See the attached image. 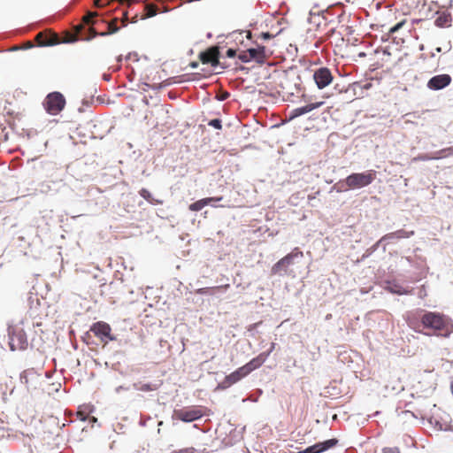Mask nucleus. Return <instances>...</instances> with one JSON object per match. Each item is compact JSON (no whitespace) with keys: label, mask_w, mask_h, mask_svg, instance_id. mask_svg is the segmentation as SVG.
<instances>
[{"label":"nucleus","mask_w":453,"mask_h":453,"mask_svg":"<svg viewBox=\"0 0 453 453\" xmlns=\"http://www.w3.org/2000/svg\"><path fill=\"white\" fill-rule=\"evenodd\" d=\"M205 199H208V201H209V204H210L211 202H215V201H214V197H206Z\"/></svg>","instance_id":"40"},{"label":"nucleus","mask_w":453,"mask_h":453,"mask_svg":"<svg viewBox=\"0 0 453 453\" xmlns=\"http://www.w3.org/2000/svg\"><path fill=\"white\" fill-rule=\"evenodd\" d=\"M175 453H195V449L193 448H191V449H180L179 451H176Z\"/></svg>","instance_id":"34"},{"label":"nucleus","mask_w":453,"mask_h":453,"mask_svg":"<svg viewBox=\"0 0 453 453\" xmlns=\"http://www.w3.org/2000/svg\"><path fill=\"white\" fill-rule=\"evenodd\" d=\"M134 388L136 390L142 391V392L153 391V390L157 389L155 385L150 384V383H144V382H142V381L134 383Z\"/></svg>","instance_id":"24"},{"label":"nucleus","mask_w":453,"mask_h":453,"mask_svg":"<svg viewBox=\"0 0 453 453\" xmlns=\"http://www.w3.org/2000/svg\"><path fill=\"white\" fill-rule=\"evenodd\" d=\"M376 178L374 170H368L364 173H351L343 181H340L342 190L362 188L370 185Z\"/></svg>","instance_id":"3"},{"label":"nucleus","mask_w":453,"mask_h":453,"mask_svg":"<svg viewBox=\"0 0 453 453\" xmlns=\"http://www.w3.org/2000/svg\"><path fill=\"white\" fill-rule=\"evenodd\" d=\"M43 106L49 114L57 115L65 108V99L61 93L52 92L46 96Z\"/></svg>","instance_id":"6"},{"label":"nucleus","mask_w":453,"mask_h":453,"mask_svg":"<svg viewBox=\"0 0 453 453\" xmlns=\"http://www.w3.org/2000/svg\"><path fill=\"white\" fill-rule=\"evenodd\" d=\"M382 453H401L397 447H386L382 449Z\"/></svg>","instance_id":"32"},{"label":"nucleus","mask_w":453,"mask_h":453,"mask_svg":"<svg viewBox=\"0 0 453 453\" xmlns=\"http://www.w3.org/2000/svg\"><path fill=\"white\" fill-rule=\"evenodd\" d=\"M90 331L98 337L101 342H108L109 341H115L116 337L111 334V327L110 325L104 321L94 323Z\"/></svg>","instance_id":"8"},{"label":"nucleus","mask_w":453,"mask_h":453,"mask_svg":"<svg viewBox=\"0 0 453 453\" xmlns=\"http://www.w3.org/2000/svg\"><path fill=\"white\" fill-rule=\"evenodd\" d=\"M42 187H46V188L44 189V191H49L50 190V186L46 183H42Z\"/></svg>","instance_id":"39"},{"label":"nucleus","mask_w":453,"mask_h":453,"mask_svg":"<svg viewBox=\"0 0 453 453\" xmlns=\"http://www.w3.org/2000/svg\"><path fill=\"white\" fill-rule=\"evenodd\" d=\"M191 65H192V67H196L197 65V64L193 63Z\"/></svg>","instance_id":"42"},{"label":"nucleus","mask_w":453,"mask_h":453,"mask_svg":"<svg viewBox=\"0 0 453 453\" xmlns=\"http://www.w3.org/2000/svg\"><path fill=\"white\" fill-rule=\"evenodd\" d=\"M241 380L239 379V376L235 372H231L230 374L226 375L225 379L223 380L221 386L223 388H226L231 387L232 385L237 383Z\"/></svg>","instance_id":"21"},{"label":"nucleus","mask_w":453,"mask_h":453,"mask_svg":"<svg viewBox=\"0 0 453 453\" xmlns=\"http://www.w3.org/2000/svg\"><path fill=\"white\" fill-rule=\"evenodd\" d=\"M248 54L251 60L256 61L259 65H263L268 58V55L265 53V48L259 46L257 48H251L248 50Z\"/></svg>","instance_id":"14"},{"label":"nucleus","mask_w":453,"mask_h":453,"mask_svg":"<svg viewBox=\"0 0 453 453\" xmlns=\"http://www.w3.org/2000/svg\"><path fill=\"white\" fill-rule=\"evenodd\" d=\"M234 372H235V373L238 374L240 380H242V378H244L248 374H250V372H248V370L246 369L245 365H242V367H239Z\"/></svg>","instance_id":"28"},{"label":"nucleus","mask_w":453,"mask_h":453,"mask_svg":"<svg viewBox=\"0 0 453 453\" xmlns=\"http://www.w3.org/2000/svg\"><path fill=\"white\" fill-rule=\"evenodd\" d=\"M451 82V77L449 74H439L432 77L428 82L427 87L432 90H439L446 88Z\"/></svg>","instance_id":"11"},{"label":"nucleus","mask_w":453,"mask_h":453,"mask_svg":"<svg viewBox=\"0 0 453 453\" xmlns=\"http://www.w3.org/2000/svg\"><path fill=\"white\" fill-rule=\"evenodd\" d=\"M226 54V57L228 58H234V56H236V50L234 49H228Z\"/></svg>","instance_id":"33"},{"label":"nucleus","mask_w":453,"mask_h":453,"mask_svg":"<svg viewBox=\"0 0 453 453\" xmlns=\"http://www.w3.org/2000/svg\"><path fill=\"white\" fill-rule=\"evenodd\" d=\"M449 156H453V146L442 149V150L434 152L432 154L419 155L418 158L419 160L426 161V160H433V159H441V158H444V157H447Z\"/></svg>","instance_id":"16"},{"label":"nucleus","mask_w":453,"mask_h":453,"mask_svg":"<svg viewBox=\"0 0 453 453\" xmlns=\"http://www.w3.org/2000/svg\"><path fill=\"white\" fill-rule=\"evenodd\" d=\"M323 104H324V102L319 101V102H316V103L308 104L302 107L296 108L290 111L289 119H293L301 115L306 114V113L322 106Z\"/></svg>","instance_id":"13"},{"label":"nucleus","mask_w":453,"mask_h":453,"mask_svg":"<svg viewBox=\"0 0 453 453\" xmlns=\"http://www.w3.org/2000/svg\"><path fill=\"white\" fill-rule=\"evenodd\" d=\"M204 415V408L203 406L193 405L179 410H174L173 418L183 422H193L201 418Z\"/></svg>","instance_id":"4"},{"label":"nucleus","mask_w":453,"mask_h":453,"mask_svg":"<svg viewBox=\"0 0 453 453\" xmlns=\"http://www.w3.org/2000/svg\"><path fill=\"white\" fill-rule=\"evenodd\" d=\"M97 16V12H88L83 18L82 22L83 24L77 25L75 27V33L76 35L73 36L70 39H67L66 42H74L77 40L78 37H80L82 40H89L91 38H94L97 35V33L95 31L93 27H88V32L89 35H83L81 34L82 30L84 29V25H93L95 23L94 18Z\"/></svg>","instance_id":"5"},{"label":"nucleus","mask_w":453,"mask_h":453,"mask_svg":"<svg viewBox=\"0 0 453 453\" xmlns=\"http://www.w3.org/2000/svg\"><path fill=\"white\" fill-rule=\"evenodd\" d=\"M405 24V19L398 22L397 24H395L394 27H392L390 29H389V34H395V32H397L400 28L403 27V26Z\"/></svg>","instance_id":"30"},{"label":"nucleus","mask_w":453,"mask_h":453,"mask_svg":"<svg viewBox=\"0 0 453 453\" xmlns=\"http://www.w3.org/2000/svg\"><path fill=\"white\" fill-rule=\"evenodd\" d=\"M338 443L337 439H329L322 442H318L312 445L313 453H321L329 449L334 448Z\"/></svg>","instance_id":"20"},{"label":"nucleus","mask_w":453,"mask_h":453,"mask_svg":"<svg viewBox=\"0 0 453 453\" xmlns=\"http://www.w3.org/2000/svg\"><path fill=\"white\" fill-rule=\"evenodd\" d=\"M24 324V321L20 320L8 327L9 346L12 351L25 350L28 346V340Z\"/></svg>","instance_id":"2"},{"label":"nucleus","mask_w":453,"mask_h":453,"mask_svg":"<svg viewBox=\"0 0 453 453\" xmlns=\"http://www.w3.org/2000/svg\"><path fill=\"white\" fill-rule=\"evenodd\" d=\"M229 96V94L228 93H225L224 95H222L220 96V100H226L227 97Z\"/></svg>","instance_id":"38"},{"label":"nucleus","mask_w":453,"mask_h":453,"mask_svg":"<svg viewBox=\"0 0 453 453\" xmlns=\"http://www.w3.org/2000/svg\"><path fill=\"white\" fill-rule=\"evenodd\" d=\"M261 36L265 39H269L272 35L269 33H262Z\"/></svg>","instance_id":"37"},{"label":"nucleus","mask_w":453,"mask_h":453,"mask_svg":"<svg viewBox=\"0 0 453 453\" xmlns=\"http://www.w3.org/2000/svg\"><path fill=\"white\" fill-rule=\"evenodd\" d=\"M420 323L428 332L427 335L449 337L453 333L450 318L437 311H426L420 318Z\"/></svg>","instance_id":"1"},{"label":"nucleus","mask_w":453,"mask_h":453,"mask_svg":"<svg viewBox=\"0 0 453 453\" xmlns=\"http://www.w3.org/2000/svg\"><path fill=\"white\" fill-rule=\"evenodd\" d=\"M209 204L208 199H201L191 204H189L188 209L192 211H201L204 206Z\"/></svg>","instance_id":"25"},{"label":"nucleus","mask_w":453,"mask_h":453,"mask_svg":"<svg viewBox=\"0 0 453 453\" xmlns=\"http://www.w3.org/2000/svg\"><path fill=\"white\" fill-rule=\"evenodd\" d=\"M119 30V27H117V19H113L108 24V31L107 32H102L98 34L101 36H105L113 33H116Z\"/></svg>","instance_id":"26"},{"label":"nucleus","mask_w":453,"mask_h":453,"mask_svg":"<svg viewBox=\"0 0 453 453\" xmlns=\"http://www.w3.org/2000/svg\"><path fill=\"white\" fill-rule=\"evenodd\" d=\"M313 79L319 88L322 89L333 81L331 71L326 67H320L314 72Z\"/></svg>","instance_id":"10"},{"label":"nucleus","mask_w":453,"mask_h":453,"mask_svg":"<svg viewBox=\"0 0 453 453\" xmlns=\"http://www.w3.org/2000/svg\"><path fill=\"white\" fill-rule=\"evenodd\" d=\"M414 234V231H406L404 229H400L389 234H385L378 242L377 245L385 240H394V239H406L410 238Z\"/></svg>","instance_id":"18"},{"label":"nucleus","mask_w":453,"mask_h":453,"mask_svg":"<svg viewBox=\"0 0 453 453\" xmlns=\"http://www.w3.org/2000/svg\"><path fill=\"white\" fill-rule=\"evenodd\" d=\"M299 453H313L312 446H310Z\"/></svg>","instance_id":"36"},{"label":"nucleus","mask_w":453,"mask_h":453,"mask_svg":"<svg viewBox=\"0 0 453 453\" xmlns=\"http://www.w3.org/2000/svg\"><path fill=\"white\" fill-rule=\"evenodd\" d=\"M270 352L260 353L257 357L252 358L250 362L244 365L248 372L250 373L252 371L259 368L265 362Z\"/></svg>","instance_id":"17"},{"label":"nucleus","mask_w":453,"mask_h":453,"mask_svg":"<svg viewBox=\"0 0 453 453\" xmlns=\"http://www.w3.org/2000/svg\"><path fill=\"white\" fill-rule=\"evenodd\" d=\"M392 292L396 293V294H399V295L408 294V291H405V290L402 291V290H400V289H398V288L392 289Z\"/></svg>","instance_id":"35"},{"label":"nucleus","mask_w":453,"mask_h":453,"mask_svg":"<svg viewBox=\"0 0 453 453\" xmlns=\"http://www.w3.org/2000/svg\"><path fill=\"white\" fill-rule=\"evenodd\" d=\"M238 58H239L242 62H244V63H247V62L251 61V59L250 58V56H249V54H248V50L241 52V53L238 55Z\"/></svg>","instance_id":"31"},{"label":"nucleus","mask_w":453,"mask_h":453,"mask_svg":"<svg viewBox=\"0 0 453 453\" xmlns=\"http://www.w3.org/2000/svg\"><path fill=\"white\" fill-rule=\"evenodd\" d=\"M208 125L216 129L222 128L221 120L219 119H214L210 120Z\"/></svg>","instance_id":"29"},{"label":"nucleus","mask_w":453,"mask_h":453,"mask_svg":"<svg viewBox=\"0 0 453 453\" xmlns=\"http://www.w3.org/2000/svg\"><path fill=\"white\" fill-rule=\"evenodd\" d=\"M35 40L41 46H50L59 42V38L56 34L47 35L43 32H40L36 35Z\"/></svg>","instance_id":"15"},{"label":"nucleus","mask_w":453,"mask_h":453,"mask_svg":"<svg viewBox=\"0 0 453 453\" xmlns=\"http://www.w3.org/2000/svg\"><path fill=\"white\" fill-rule=\"evenodd\" d=\"M303 251L299 250L298 248H296L293 250L292 252L286 255L284 257L280 259L276 264H274L272 267V273L273 274H278L281 271H287V268L291 265L294 262V259L296 257H303Z\"/></svg>","instance_id":"7"},{"label":"nucleus","mask_w":453,"mask_h":453,"mask_svg":"<svg viewBox=\"0 0 453 453\" xmlns=\"http://www.w3.org/2000/svg\"><path fill=\"white\" fill-rule=\"evenodd\" d=\"M222 199H223V198H222V196L214 197V201H215V202L221 201Z\"/></svg>","instance_id":"41"},{"label":"nucleus","mask_w":453,"mask_h":453,"mask_svg":"<svg viewBox=\"0 0 453 453\" xmlns=\"http://www.w3.org/2000/svg\"><path fill=\"white\" fill-rule=\"evenodd\" d=\"M139 194L142 197H143L146 201H148L151 204H161L162 201L153 198L150 192L146 188H142L139 191Z\"/></svg>","instance_id":"22"},{"label":"nucleus","mask_w":453,"mask_h":453,"mask_svg":"<svg viewBox=\"0 0 453 453\" xmlns=\"http://www.w3.org/2000/svg\"><path fill=\"white\" fill-rule=\"evenodd\" d=\"M219 50L218 47H211L207 50L201 52L199 58L203 64H211L216 66L219 64Z\"/></svg>","instance_id":"12"},{"label":"nucleus","mask_w":453,"mask_h":453,"mask_svg":"<svg viewBox=\"0 0 453 453\" xmlns=\"http://www.w3.org/2000/svg\"><path fill=\"white\" fill-rule=\"evenodd\" d=\"M436 19L434 20L435 26L439 27H447L451 25L452 18L449 12L447 11L437 12Z\"/></svg>","instance_id":"19"},{"label":"nucleus","mask_w":453,"mask_h":453,"mask_svg":"<svg viewBox=\"0 0 453 453\" xmlns=\"http://www.w3.org/2000/svg\"><path fill=\"white\" fill-rule=\"evenodd\" d=\"M144 10L146 12L144 18H150L157 13V5L152 4L145 5Z\"/></svg>","instance_id":"27"},{"label":"nucleus","mask_w":453,"mask_h":453,"mask_svg":"<svg viewBox=\"0 0 453 453\" xmlns=\"http://www.w3.org/2000/svg\"><path fill=\"white\" fill-rule=\"evenodd\" d=\"M435 406L436 404L429 397H417L414 407L417 412L415 417H420L421 418H428L432 409Z\"/></svg>","instance_id":"9"},{"label":"nucleus","mask_w":453,"mask_h":453,"mask_svg":"<svg viewBox=\"0 0 453 453\" xmlns=\"http://www.w3.org/2000/svg\"><path fill=\"white\" fill-rule=\"evenodd\" d=\"M229 288V285L226 284V285H224V286H217V287H213V288H198L196 290V294H199V295H205V294H214L215 291H218V290H220L222 288Z\"/></svg>","instance_id":"23"}]
</instances>
